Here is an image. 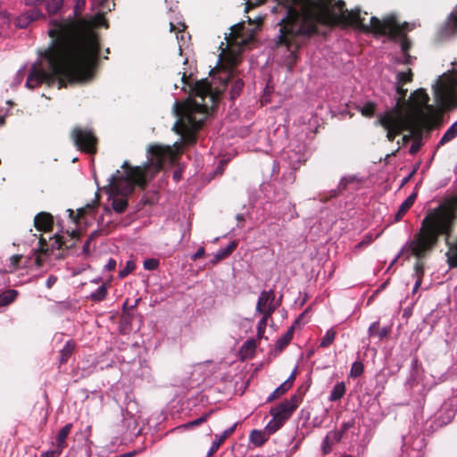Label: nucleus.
<instances>
[{
	"mask_svg": "<svg viewBox=\"0 0 457 457\" xmlns=\"http://www.w3.org/2000/svg\"><path fill=\"white\" fill-rule=\"evenodd\" d=\"M265 0H255L261 4ZM281 7L284 14L278 24L279 42L287 46L285 62L289 69L296 63L298 59L297 49L301 47L310 37L317 33L316 22L309 19L308 15L318 12L324 16L328 23L335 26H355L362 30L372 31L376 34L386 36L393 41H400L403 55L396 58L397 63L410 64L412 57L408 54L411 46L405 33L411 29L407 22L401 24L395 14H390L382 21L371 16L366 21V12L360 8L349 11L345 8L343 0H274Z\"/></svg>",
	"mask_w": 457,
	"mask_h": 457,
	"instance_id": "nucleus-1",
	"label": "nucleus"
},
{
	"mask_svg": "<svg viewBox=\"0 0 457 457\" xmlns=\"http://www.w3.org/2000/svg\"><path fill=\"white\" fill-rule=\"evenodd\" d=\"M48 34L51 45L40 54L41 63L31 65L25 87L32 89L46 83L60 89L67 84L88 81L100 50L96 36L71 15L52 21Z\"/></svg>",
	"mask_w": 457,
	"mask_h": 457,
	"instance_id": "nucleus-2",
	"label": "nucleus"
},
{
	"mask_svg": "<svg viewBox=\"0 0 457 457\" xmlns=\"http://www.w3.org/2000/svg\"><path fill=\"white\" fill-rule=\"evenodd\" d=\"M182 90L189 88L188 98L181 104L178 100L173 104V112L178 117L172 130L180 136L173 146L179 150L182 145H191L196 141V132L204 123L209 113L219 103V93L212 88L209 79H202L190 83L184 72L181 77Z\"/></svg>",
	"mask_w": 457,
	"mask_h": 457,
	"instance_id": "nucleus-3",
	"label": "nucleus"
},
{
	"mask_svg": "<svg viewBox=\"0 0 457 457\" xmlns=\"http://www.w3.org/2000/svg\"><path fill=\"white\" fill-rule=\"evenodd\" d=\"M170 146L149 145L146 151L147 160L143 167H131L125 161L121 165L123 171L116 170L108 179L110 192L117 195L128 196L134 191L136 185L144 187L147 183L146 175L149 170L153 173L158 172L170 159Z\"/></svg>",
	"mask_w": 457,
	"mask_h": 457,
	"instance_id": "nucleus-4",
	"label": "nucleus"
},
{
	"mask_svg": "<svg viewBox=\"0 0 457 457\" xmlns=\"http://www.w3.org/2000/svg\"><path fill=\"white\" fill-rule=\"evenodd\" d=\"M455 212L447 206H438L431 210L422 220L420 231L411 242L412 253L420 257L437 241L439 235H448L452 231Z\"/></svg>",
	"mask_w": 457,
	"mask_h": 457,
	"instance_id": "nucleus-5",
	"label": "nucleus"
},
{
	"mask_svg": "<svg viewBox=\"0 0 457 457\" xmlns=\"http://www.w3.org/2000/svg\"><path fill=\"white\" fill-rule=\"evenodd\" d=\"M396 93L399 98L395 106L386 110L377 115L376 126H381L386 130V138L388 141H394L395 137L402 131L409 129L410 120L400 104L402 98L406 96L407 90L403 88V85L395 84Z\"/></svg>",
	"mask_w": 457,
	"mask_h": 457,
	"instance_id": "nucleus-6",
	"label": "nucleus"
},
{
	"mask_svg": "<svg viewBox=\"0 0 457 457\" xmlns=\"http://www.w3.org/2000/svg\"><path fill=\"white\" fill-rule=\"evenodd\" d=\"M261 192L263 194L265 203L263 211L275 219H280L291 211L293 205L287 199L284 189L277 188L272 182H263L261 185Z\"/></svg>",
	"mask_w": 457,
	"mask_h": 457,
	"instance_id": "nucleus-7",
	"label": "nucleus"
},
{
	"mask_svg": "<svg viewBox=\"0 0 457 457\" xmlns=\"http://www.w3.org/2000/svg\"><path fill=\"white\" fill-rule=\"evenodd\" d=\"M299 401L300 398L296 395H293L289 399L270 408V414L272 416V419L265 427V430L269 435L274 434L284 425L298 407Z\"/></svg>",
	"mask_w": 457,
	"mask_h": 457,
	"instance_id": "nucleus-8",
	"label": "nucleus"
},
{
	"mask_svg": "<svg viewBox=\"0 0 457 457\" xmlns=\"http://www.w3.org/2000/svg\"><path fill=\"white\" fill-rule=\"evenodd\" d=\"M309 157L306 145L298 139L292 140L281 153L283 162L291 170H296Z\"/></svg>",
	"mask_w": 457,
	"mask_h": 457,
	"instance_id": "nucleus-9",
	"label": "nucleus"
},
{
	"mask_svg": "<svg viewBox=\"0 0 457 457\" xmlns=\"http://www.w3.org/2000/svg\"><path fill=\"white\" fill-rule=\"evenodd\" d=\"M71 138L75 146L89 154L96 151V137L94 132L88 128L75 127L71 131Z\"/></svg>",
	"mask_w": 457,
	"mask_h": 457,
	"instance_id": "nucleus-10",
	"label": "nucleus"
},
{
	"mask_svg": "<svg viewBox=\"0 0 457 457\" xmlns=\"http://www.w3.org/2000/svg\"><path fill=\"white\" fill-rule=\"evenodd\" d=\"M278 303H275V294L273 289L262 291L257 301L256 312L259 313H266L270 316L277 309Z\"/></svg>",
	"mask_w": 457,
	"mask_h": 457,
	"instance_id": "nucleus-11",
	"label": "nucleus"
},
{
	"mask_svg": "<svg viewBox=\"0 0 457 457\" xmlns=\"http://www.w3.org/2000/svg\"><path fill=\"white\" fill-rule=\"evenodd\" d=\"M457 34V9L447 16L445 21L439 29V36L442 39L450 38Z\"/></svg>",
	"mask_w": 457,
	"mask_h": 457,
	"instance_id": "nucleus-12",
	"label": "nucleus"
},
{
	"mask_svg": "<svg viewBox=\"0 0 457 457\" xmlns=\"http://www.w3.org/2000/svg\"><path fill=\"white\" fill-rule=\"evenodd\" d=\"M434 96L436 104L440 108H446L451 102L452 92L448 87L444 85H439L438 82L433 87Z\"/></svg>",
	"mask_w": 457,
	"mask_h": 457,
	"instance_id": "nucleus-13",
	"label": "nucleus"
},
{
	"mask_svg": "<svg viewBox=\"0 0 457 457\" xmlns=\"http://www.w3.org/2000/svg\"><path fill=\"white\" fill-rule=\"evenodd\" d=\"M360 182V179L357 175H345L343 176L338 182L337 187L336 189H333L330 192V197H336L338 195L342 194L345 190L351 187V186H354L352 188H356L357 185Z\"/></svg>",
	"mask_w": 457,
	"mask_h": 457,
	"instance_id": "nucleus-14",
	"label": "nucleus"
},
{
	"mask_svg": "<svg viewBox=\"0 0 457 457\" xmlns=\"http://www.w3.org/2000/svg\"><path fill=\"white\" fill-rule=\"evenodd\" d=\"M34 225L39 231L52 230L54 225V218L48 212H38L34 218Z\"/></svg>",
	"mask_w": 457,
	"mask_h": 457,
	"instance_id": "nucleus-15",
	"label": "nucleus"
},
{
	"mask_svg": "<svg viewBox=\"0 0 457 457\" xmlns=\"http://www.w3.org/2000/svg\"><path fill=\"white\" fill-rule=\"evenodd\" d=\"M237 422L234 423L231 427L225 429L220 436H216V439L212 442V446L207 452L206 457H212L213 453L220 448V445L232 435L237 426Z\"/></svg>",
	"mask_w": 457,
	"mask_h": 457,
	"instance_id": "nucleus-16",
	"label": "nucleus"
},
{
	"mask_svg": "<svg viewBox=\"0 0 457 457\" xmlns=\"http://www.w3.org/2000/svg\"><path fill=\"white\" fill-rule=\"evenodd\" d=\"M19 292L16 289H6L0 294V312L3 308L11 305L18 297Z\"/></svg>",
	"mask_w": 457,
	"mask_h": 457,
	"instance_id": "nucleus-17",
	"label": "nucleus"
},
{
	"mask_svg": "<svg viewBox=\"0 0 457 457\" xmlns=\"http://www.w3.org/2000/svg\"><path fill=\"white\" fill-rule=\"evenodd\" d=\"M417 197V194L415 192L411 193L399 206L398 211L395 215V220L399 221L403 216L411 209L413 205L415 199Z\"/></svg>",
	"mask_w": 457,
	"mask_h": 457,
	"instance_id": "nucleus-18",
	"label": "nucleus"
},
{
	"mask_svg": "<svg viewBox=\"0 0 457 457\" xmlns=\"http://www.w3.org/2000/svg\"><path fill=\"white\" fill-rule=\"evenodd\" d=\"M72 424L67 423L64 427H62L56 436V445L55 447L63 451V449L67 446L66 439L71 430Z\"/></svg>",
	"mask_w": 457,
	"mask_h": 457,
	"instance_id": "nucleus-19",
	"label": "nucleus"
},
{
	"mask_svg": "<svg viewBox=\"0 0 457 457\" xmlns=\"http://www.w3.org/2000/svg\"><path fill=\"white\" fill-rule=\"evenodd\" d=\"M112 207L117 213H122L128 206V196L117 195L115 193H111Z\"/></svg>",
	"mask_w": 457,
	"mask_h": 457,
	"instance_id": "nucleus-20",
	"label": "nucleus"
},
{
	"mask_svg": "<svg viewBox=\"0 0 457 457\" xmlns=\"http://www.w3.org/2000/svg\"><path fill=\"white\" fill-rule=\"evenodd\" d=\"M345 394V382H337L330 391L328 400L330 402H336L343 398Z\"/></svg>",
	"mask_w": 457,
	"mask_h": 457,
	"instance_id": "nucleus-21",
	"label": "nucleus"
},
{
	"mask_svg": "<svg viewBox=\"0 0 457 457\" xmlns=\"http://www.w3.org/2000/svg\"><path fill=\"white\" fill-rule=\"evenodd\" d=\"M294 330L295 325H291L287 330V332L276 341L275 346L277 349L282 350L285 346H287L289 344V342L293 338Z\"/></svg>",
	"mask_w": 457,
	"mask_h": 457,
	"instance_id": "nucleus-22",
	"label": "nucleus"
},
{
	"mask_svg": "<svg viewBox=\"0 0 457 457\" xmlns=\"http://www.w3.org/2000/svg\"><path fill=\"white\" fill-rule=\"evenodd\" d=\"M291 383H288V381H284L267 397L266 402L269 403L280 397L286 394L291 388Z\"/></svg>",
	"mask_w": 457,
	"mask_h": 457,
	"instance_id": "nucleus-23",
	"label": "nucleus"
},
{
	"mask_svg": "<svg viewBox=\"0 0 457 457\" xmlns=\"http://www.w3.org/2000/svg\"><path fill=\"white\" fill-rule=\"evenodd\" d=\"M75 349V342L68 340L60 351V363H65Z\"/></svg>",
	"mask_w": 457,
	"mask_h": 457,
	"instance_id": "nucleus-24",
	"label": "nucleus"
},
{
	"mask_svg": "<svg viewBox=\"0 0 457 457\" xmlns=\"http://www.w3.org/2000/svg\"><path fill=\"white\" fill-rule=\"evenodd\" d=\"M245 83L242 79H236L233 80L230 90L229 97L231 101H235L242 93Z\"/></svg>",
	"mask_w": 457,
	"mask_h": 457,
	"instance_id": "nucleus-25",
	"label": "nucleus"
},
{
	"mask_svg": "<svg viewBox=\"0 0 457 457\" xmlns=\"http://www.w3.org/2000/svg\"><path fill=\"white\" fill-rule=\"evenodd\" d=\"M249 441L254 446H262L267 441V437L262 430L253 429L249 435Z\"/></svg>",
	"mask_w": 457,
	"mask_h": 457,
	"instance_id": "nucleus-26",
	"label": "nucleus"
},
{
	"mask_svg": "<svg viewBox=\"0 0 457 457\" xmlns=\"http://www.w3.org/2000/svg\"><path fill=\"white\" fill-rule=\"evenodd\" d=\"M457 137V120L453 123L448 129L445 132L440 141L438 142V146L443 145L453 138Z\"/></svg>",
	"mask_w": 457,
	"mask_h": 457,
	"instance_id": "nucleus-27",
	"label": "nucleus"
},
{
	"mask_svg": "<svg viewBox=\"0 0 457 457\" xmlns=\"http://www.w3.org/2000/svg\"><path fill=\"white\" fill-rule=\"evenodd\" d=\"M108 291L106 285L103 284L99 287H97L94 292H92L87 299H90L93 302H102L107 296Z\"/></svg>",
	"mask_w": 457,
	"mask_h": 457,
	"instance_id": "nucleus-28",
	"label": "nucleus"
},
{
	"mask_svg": "<svg viewBox=\"0 0 457 457\" xmlns=\"http://www.w3.org/2000/svg\"><path fill=\"white\" fill-rule=\"evenodd\" d=\"M236 247V242L232 241L226 247L219 249L214 255L213 262L215 263L228 256Z\"/></svg>",
	"mask_w": 457,
	"mask_h": 457,
	"instance_id": "nucleus-29",
	"label": "nucleus"
},
{
	"mask_svg": "<svg viewBox=\"0 0 457 457\" xmlns=\"http://www.w3.org/2000/svg\"><path fill=\"white\" fill-rule=\"evenodd\" d=\"M50 239H54V241L51 243L50 247L46 248V256H49L54 250H59L65 245V242L62 240V237L57 233L54 236V237H50Z\"/></svg>",
	"mask_w": 457,
	"mask_h": 457,
	"instance_id": "nucleus-30",
	"label": "nucleus"
},
{
	"mask_svg": "<svg viewBox=\"0 0 457 457\" xmlns=\"http://www.w3.org/2000/svg\"><path fill=\"white\" fill-rule=\"evenodd\" d=\"M377 104L374 102L368 101L362 105H359L357 110L361 113L362 116L371 118L376 111Z\"/></svg>",
	"mask_w": 457,
	"mask_h": 457,
	"instance_id": "nucleus-31",
	"label": "nucleus"
},
{
	"mask_svg": "<svg viewBox=\"0 0 457 457\" xmlns=\"http://www.w3.org/2000/svg\"><path fill=\"white\" fill-rule=\"evenodd\" d=\"M46 4V11L50 14L56 13L62 7V0H42L37 5Z\"/></svg>",
	"mask_w": 457,
	"mask_h": 457,
	"instance_id": "nucleus-32",
	"label": "nucleus"
},
{
	"mask_svg": "<svg viewBox=\"0 0 457 457\" xmlns=\"http://www.w3.org/2000/svg\"><path fill=\"white\" fill-rule=\"evenodd\" d=\"M396 82L395 84L398 85H404L412 79V72L411 70L409 68L407 71H397L395 75Z\"/></svg>",
	"mask_w": 457,
	"mask_h": 457,
	"instance_id": "nucleus-33",
	"label": "nucleus"
},
{
	"mask_svg": "<svg viewBox=\"0 0 457 457\" xmlns=\"http://www.w3.org/2000/svg\"><path fill=\"white\" fill-rule=\"evenodd\" d=\"M336 334L337 333L333 328L328 329L320 340V346L321 348L329 346L334 342Z\"/></svg>",
	"mask_w": 457,
	"mask_h": 457,
	"instance_id": "nucleus-34",
	"label": "nucleus"
},
{
	"mask_svg": "<svg viewBox=\"0 0 457 457\" xmlns=\"http://www.w3.org/2000/svg\"><path fill=\"white\" fill-rule=\"evenodd\" d=\"M364 371V365L361 361H356L352 364L349 376L353 378H359Z\"/></svg>",
	"mask_w": 457,
	"mask_h": 457,
	"instance_id": "nucleus-35",
	"label": "nucleus"
},
{
	"mask_svg": "<svg viewBox=\"0 0 457 457\" xmlns=\"http://www.w3.org/2000/svg\"><path fill=\"white\" fill-rule=\"evenodd\" d=\"M136 269V263L132 260H129L126 262V265L123 269L119 271V278H124L129 273H131Z\"/></svg>",
	"mask_w": 457,
	"mask_h": 457,
	"instance_id": "nucleus-36",
	"label": "nucleus"
},
{
	"mask_svg": "<svg viewBox=\"0 0 457 457\" xmlns=\"http://www.w3.org/2000/svg\"><path fill=\"white\" fill-rule=\"evenodd\" d=\"M416 101L419 104H428L429 97L424 89L420 88L414 92Z\"/></svg>",
	"mask_w": 457,
	"mask_h": 457,
	"instance_id": "nucleus-37",
	"label": "nucleus"
},
{
	"mask_svg": "<svg viewBox=\"0 0 457 457\" xmlns=\"http://www.w3.org/2000/svg\"><path fill=\"white\" fill-rule=\"evenodd\" d=\"M344 434L342 431L338 430H330L326 435L327 440H329L332 444H336L341 441Z\"/></svg>",
	"mask_w": 457,
	"mask_h": 457,
	"instance_id": "nucleus-38",
	"label": "nucleus"
},
{
	"mask_svg": "<svg viewBox=\"0 0 457 457\" xmlns=\"http://www.w3.org/2000/svg\"><path fill=\"white\" fill-rule=\"evenodd\" d=\"M160 262L155 258L145 259L143 262V267L146 270H155L159 267Z\"/></svg>",
	"mask_w": 457,
	"mask_h": 457,
	"instance_id": "nucleus-39",
	"label": "nucleus"
},
{
	"mask_svg": "<svg viewBox=\"0 0 457 457\" xmlns=\"http://www.w3.org/2000/svg\"><path fill=\"white\" fill-rule=\"evenodd\" d=\"M422 146V138L420 136L416 137L412 141L411 147L409 149V153L412 155L416 154Z\"/></svg>",
	"mask_w": 457,
	"mask_h": 457,
	"instance_id": "nucleus-40",
	"label": "nucleus"
},
{
	"mask_svg": "<svg viewBox=\"0 0 457 457\" xmlns=\"http://www.w3.org/2000/svg\"><path fill=\"white\" fill-rule=\"evenodd\" d=\"M25 76H26V69L24 67H21V69L18 70L15 77L13 78V80H12L11 86L12 87H17L18 85H20Z\"/></svg>",
	"mask_w": 457,
	"mask_h": 457,
	"instance_id": "nucleus-41",
	"label": "nucleus"
},
{
	"mask_svg": "<svg viewBox=\"0 0 457 457\" xmlns=\"http://www.w3.org/2000/svg\"><path fill=\"white\" fill-rule=\"evenodd\" d=\"M414 269H415V273L418 276V279L416 280V282L414 284V287H413V289H412L413 293L416 292L417 289L419 288V287L420 286V284H421V276L423 275V268H422V266L420 263H416Z\"/></svg>",
	"mask_w": 457,
	"mask_h": 457,
	"instance_id": "nucleus-42",
	"label": "nucleus"
},
{
	"mask_svg": "<svg viewBox=\"0 0 457 457\" xmlns=\"http://www.w3.org/2000/svg\"><path fill=\"white\" fill-rule=\"evenodd\" d=\"M209 416H210V413H205V414L202 415L201 417H199V418H197V419H195V420H191V421H189V422L186 423V424L184 425V427H185L186 428H192V427L198 426V425H200L201 423H203V422L206 421V420H207V419L209 418Z\"/></svg>",
	"mask_w": 457,
	"mask_h": 457,
	"instance_id": "nucleus-43",
	"label": "nucleus"
},
{
	"mask_svg": "<svg viewBox=\"0 0 457 457\" xmlns=\"http://www.w3.org/2000/svg\"><path fill=\"white\" fill-rule=\"evenodd\" d=\"M255 348V341L253 339H248L243 344L241 347V352L245 351L247 353H252L254 352Z\"/></svg>",
	"mask_w": 457,
	"mask_h": 457,
	"instance_id": "nucleus-44",
	"label": "nucleus"
},
{
	"mask_svg": "<svg viewBox=\"0 0 457 457\" xmlns=\"http://www.w3.org/2000/svg\"><path fill=\"white\" fill-rule=\"evenodd\" d=\"M170 31L178 30V33L183 32L186 29L184 22L177 20L170 21Z\"/></svg>",
	"mask_w": 457,
	"mask_h": 457,
	"instance_id": "nucleus-45",
	"label": "nucleus"
},
{
	"mask_svg": "<svg viewBox=\"0 0 457 457\" xmlns=\"http://www.w3.org/2000/svg\"><path fill=\"white\" fill-rule=\"evenodd\" d=\"M262 318L258 321V324H257V336L258 337H262V334L264 333L267 319L270 317V316H266V313H262Z\"/></svg>",
	"mask_w": 457,
	"mask_h": 457,
	"instance_id": "nucleus-46",
	"label": "nucleus"
},
{
	"mask_svg": "<svg viewBox=\"0 0 457 457\" xmlns=\"http://www.w3.org/2000/svg\"><path fill=\"white\" fill-rule=\"evenodd\" d=\"M62 453V450L55 447L53 450H48L46 452H44L40 454V457H59L61 453Z\"/></svg>",
	"mask_w": 457,
	"mask_h": 457,
	"instance_id": "nucleus-47",
	"label": "nucleus"
},
{
	"mask_svg": "<svg viewBox=\"0 0 457 457\" xmlns=\"http://www.w3.org/2000/svg\"><path fill=\"white\" fill-rule=\"evenodd\" d=\"M334 444H332L329 440H327V436L324 437L322 444H321V449L324 454H328L331 450Z\"/></svg>",
	"mask_w": 457,
	"mask_h": 457,
	"instance_id": "nucleus-48",
	"label": "nucleus"
},
{
	"mask_svg": "<svg viewBox=\"0 0 457 457\" xmlns=\"http://www.w3.org/2000/svg\"><path fill=\"white\" fill-rule=\"evenodd\" d=\"M378 328H379V322L378 321L372 322L368 328L369 337H370L377 335Z\"/></svg>",
	"mask_w": 457,
	"mask_h": 457,
	"instance_id": "nucleus-49",
	"label": "nucleus"
},
{
	"mask_svg": "<svg viewBox=\"0 0 457 457\" xmlns=\"http://www.w3.org/2000/svg\"><path fill=\"white\" fill-rule=\"evenodd\" d=\"M29 23L30 22L28 20V17H26L24 14L19 16L16 21V26L19 28H26Z\"/></svg>",
	"mask_w": 457,
	"mask_h": 457,
	"instance_id": "nucleus-50",
	"label": "nucleus"
},
{
	"mask_svg": "<svg viewBox=\"0 0 457 457\" xmlns=\"http://www.w3.org/2000/svg\"><path fill=\"white\" fill-rule=\"evenodd\" d=\"M116 261L113 258H110L107 263L104 265V270L112 271L116 268Z\"/></svg>",
	"mask_w": 457,
	"mask_h": 457,
	"instance_id": "nucleus-51",
	"label": "nucleus"
},
{
	"mask_svg": "<svg viewBox=\"0 0 457 457\" xmlns=\"http://www.w3.org/2000/svg\"><path fill=\"white\" fill-rule=\"evenodd\" d=\"M26 17H28V20L29 22L36 21L39 15L38 12L36 10H30L29 12H26L24 14Z\"/></svg>",
	"mask_w": 457,
	"mask_h": 457,
	"instance_id": "nucleus-52",
	"label": "nucleus"
},
{
	"mask_svg": "<svg viewBox=\"0 0 457 457\" xmlns=\"http://www.w3.org/2000/svg\"><path fill=\"white\" fill-rule=\"evenodd\" d=\"M353 426V420L344 421L341 425V428L339 429L345 434L350 428Z\"/></svg>",
	"mask_w": 457,
	"mask_h": 457,
	"instance_id": "nucleus-53",
	"label": "nucleus"
},
{
	"mask_svg": "<svg viewBox=\"0 0 457 457\" xmlns=\"http://www.w3.org/2000/svg\"><path fill=\"white\" fill-rule=\"evenodd\" d=\"M86 0H76V4L74 6V16L79 14V10L85 5Z\"/></svg>",
	"mask_w": 457,
	"mask_h": 457,
	"instance_id": "nucleus-54",
	"label": "nucleus"
},
{
	"mask_svg": "<svg viewBox=\"0 0 457 457\" xmlns=\"http://www.w3.org/2000/svg\"><path fill=\"white\" fill-rule=\"evenodd\" d=\"M57 281V277L54 275H50L46 281V287L47 288H51Z\"/></svg>",
	"mask_w": 457,
	"mask_h": 457,
	"instance_id": "nucleus-55",
	"label": "nucleus"
},
{
	"mask_svg": "<svg viewBox=\"0 0 457 457\" xmlns=\"http://www.w3.org/2000/svg\"><path fill=\"white\" fill-rule=\"evenodd\" d=\"M389 334V328L387 327H383L382 328H378V336L380 340L386 337Z\"/></svg>",
	"mask_w": 457,
	"mask_h": 457,
	"instance_id": "nucleus-56",
	"label": "nucleus"
},
{
	"mask_svg": "<svg viewBox=\"0 0 457 457\" xmlns=\"http://www.w3.org/2000/svg\"><path fill=\"white\" fill-rule=\"evenodd\" d=\"M96 231L93 232L91 234V237L89 238H87L85 243L83 244V247H82V252L84 253H89V247H90V243H91V237H93L94 234H96Z\"/></svg>",
	"mask_w": 457,
	"mask_h": 457,
	"instance_id": "nucleus-57",
	"label": "nucleus"
},
{
	"mask_svg": "<svg viewBox=\"0 0 457 457\" xmlns=\"http://www.w3.org/2000/svg\"><path fill=\"white\" fill-rule=\"evenodd\" d=\"M205 250L204 247H199L197 251L192 255L191 259L195 261L198 258H201L204 255Z\"/></svg>",
	"mask_w": 457,
	"mask_h": 457,
	"instance_id": "nucleus-58",
	"label": "nucleus"
},
{
	"mask_svg": "<svg viewBox=\"0 0 457 457\" xmlns=\"http://www.w3.org/2000/svg\"><path fill=\"white\" fill-rule=\"evenodd\" d=\"M417 440L418 442L414 441L413 443H411V446L414 450H420L423 446V438L418 436Z\"/></svg>",
	"mask_w": 457,
	"mask_h": 457,
	"instance_id": "nucleus-59",
	"label": "nucleus"
},
{
	"mask_svg": "<svg viewBox=\"0 0 457 457\" xmlns=\"http://www.w3.org/2000/svg\"><path fill=\"white\" fill-rule=\"evenodd\" d=\"M38 244H39L38 251L45 255V250H46V246L47 245L46 238L40 237Z\"/></svg>",
	"mask_w": 457,
	"mask_h": 457,
	"instance_id": "nucleus-60",
	"label": "nucleus"
},
{
	"mask_svg": "<svg viewBox=\"0 0 457 457\" xmlns=\"http://www.w3.org/2000/svg\"><path fill=\"white\" fill-rule=\"evenodd\" d=\"M452 376H453V374H452L451 372H445V373L442 374V375L438 378V379H439L440 381L445 382V381H447L448 379H450V378H451Z\"/></svg>",
	"mask_w": 457,
	"mask_h": 457,
	"instance_id": "nucleus-61",
	"label": "nucleus"
},
{
	"mask_svg": "<svg viewBox=\"0 0 457 457\" xmlns=\"http://www.w3.org/2000/svg\"><path fill=\"white\" fill-rule=\"evenodd\" d=\"M418 359L416 357L412 358L411 359V371H415L417 367H418Z\"/></svg>",
	"mask_w": 457,
	"mask_h": 457,
	"instance_id": "nucleus-62",
	"label": "nucleus"
},
{
	"mask_svg": "<svg viewBox=\"0 0 457 457\" xmlns=\"http://www.w3.org/2000/svg\"><path fill=\"white\" fill-rule=\"evenodd\" d=\"M279 171V164L277 162H273L271 175L278 174Z\"/></svg>",
	"mask_w": 457,
	"mask_h": 457,
	"instance_id": "nucleus-63",
	"label": "nucleus"
},
{
	"mask_svg": "<svg viewBox=\"0 0 457 457\" xmlns=\"http://www.w3.org/2000/svg\"><path fill=\"white\" fill-rule=\"evenodd\" d=\"M136 453H137L136 451L128 452V453H121V454L114 456V457H132L136 454Z\"/></svg>",
	"mask_w": 457,
	"mask_h": 457,
	"instance_id": "nucleus-64",
	"label": "nucleus"
}]
</instances>
